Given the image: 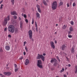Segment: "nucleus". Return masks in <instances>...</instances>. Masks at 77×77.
<instances>
[{"mask_svg": "<svg viewBox=\"0 0 77 77\" xmlns=\"http://www.w3.org/2000/svg\"><path fill=\"white\" fill-rule=\"evenodd\" d=\"M11 20L10 15H9L7 17L5 18L4 21L2 22V24L4 26H6L8 24V20L9 21Z\"/></svg>", "mask_w": 77, "mask_h": 77, "instance_id": "nucleus-1", "label": "nucleus"}, {"mask_svg": "<svg viewBox=\"0 0 77 77\" xmlns=\"http://www.w3.org/2000/svg\"><path fill=\"white\" fill-rule=\"evenodd\" d=\"M8 31L11 33H13L15 32V28L14 26L12 25H10L8 27Z\"/></svg>", "mask_w": 77, "mask_h": 77, "instance_id": "nucleus-2", "label": "nucleus"}, {"mask_svg": "<svg viewBox=\"0 0 77 77\" xmlns=\"http://www.w3.org/2000/svg\"><path fill=\"white\" fill-rule=\"evenodd\" d=\"M52 8L53 9H56L57 8V2H54L52 4Z\"/></svg>", "mask_w": 77, "mask_h": 77, "instance_id": "nucleus-3", "label": "nucleus"}, {"mask_svg": "<svg viewBox=\"0 0 77 77\" xmlns=\"http://www.w3.org/2000/svg\"><path fill=\"white\" fill-rule=\"evenodd\" d=\"M42 61L40 60H38L37 66L40 68H42Z\"/></svg>", "mask_w": 77, "mask_h": 77, "instance_id": "nucleus-4", "label": "nucleus"}, {"mask_svg": "<svg viewBox=\"0 0 77 77\" xmlns=\"http://www.w3.org/2000/svg\"><path fill=\"white\" fill-rule=\"evenodd\" d=\"M29 37L30 39H31L32 38V31L30 30L29 31Z\"/></svg>", "mask_w": 77, "mask_h": 77, "instance_id": "nucleus-5", "label": "nucleus"}, {"mask_svg": "<svg viewBox=\"0 0 77 77\" xmlns=\"http://www.w3.org/2000/svg\"><path fill=\"white\" fill-rule=\"evenodd\" d=\"M50 44L51 45V47L53 49L55 48V46L54 45V43L53 42L51 41L50 42Z\"/></svg>", "mask_w": 77, "mask_h": 77, "instance_id": "nucleus-6", "label": "nucleus"}, {"mask_svg": "<svg viewBox=\"0 0 77 77\" xmlns=\"http://www.w3.org/2000/svg\"><path fill=\"white\" fill-rule=\"evenodd\" d=\"M29 63V60L28 59H26L25 62V65H27Z\"/></svg>", "mask_w": 77, "mask_h": 77, "instance_id": "nucleus-7", "label": "nucleus"}, {"mask_svg": "<svg viewBox=\"0 0 77 77\" xmlns=\"http://www.w3.org/2000/svg\"><path fill=\"white\" fill-rule=\"evenodd\" d=\"M42 56V54L40 55L39 54H38V56L37 57V59H40L41 58Z\"/></svg>", "mask_w": 77, "mask_h": 77, "instance_id": "nucleus-8", "label": "nucleus"}, {"mask_svg": "<svg viewBox=\"0 0 77 77\" xmlns=\"http://www.w3.org/2000/svg\"><path fill=\"white\" fill-rule=\"evenodd\" d=\"M5 49L7 51L9 50L10 49V47L9 46H6L5 47Z\"/></svg>", "mask_w": 77, "mask_h": 77, "instance_id": "nucleus-9", "label": "nucleus"}, {"mask_svg": "<svg viewBox=\"0 0 77 77\" xmlns=\"http://www.w3.org/2000/svg\"><path fill=\"white\" fill-rule=\"evenodd\" d=\"M11 15H17V13L16 12L14 11L12 12H11Z\"/></svg>", "mask_w": 77, "mask_h": 77, "instance_id": "nucleus-10", "label": "nucleus"}, {"mask_svg": "<svg viewBox=\"0 0 77 77\" xmlns=\"http://www.w3.org/2000/svg\"><path fill=\"white\" fill-rule=\"evenodd\" d=\"M23 22L22 21H20V27L21 29H23Z\"/></svg>", "mask_w": 77, "mask_h": 77, "instance_id": "nucleus-11", "label": "nucleus"}, {"mask_svg": "<svg viewBox=\"0 0 77 77\" xmlns=\"http://www.w3.org/2000/svg\"><path fill=\"white\" fill-rule=\"evenodd\" d=\"M36 17L37 18H40V14H39V13H36Z\"/></svg>", "mask_w": 77, "mask_h": 77, "instance_id": "nucleus-12", "label": "nucleus"}, {"mask_svg": "<svg viewBox=\"0 0 77 77\" xmlns=\"http://www.w3.org/2000/svg\"><path fill=\"white\" fill-rule=\"evenodd\" d=\"M75 73H77V66H76L75 67Z\"/></svg>", "mask_w": 77, "mask_h": 77, "instance_id": "nucleus-13", "label": "nucleus"}, {"mask_svg": "<svg viewBox=\"0 0 77 77\" xmlns=\"http://www.w3.org/2000/svg\"><path fill=\"white\" fill-rule=\"evenodd\" d=\"M69 30L70 32H74V29L72 27H71L69 28Z\"/></svg>", "mask_w": 77, "mask_h": 77, "instance_id": "nucleus-14", "label": "nucleus"}, {"mask_svg": "<svg viewBox=\"0 0 77 77\" xmlns=\"http://www.w3.org/2000/svg\"><path fill=\"white\" fill-rule=\"evenodd\" d=\"M71 52L72 53H75V51H74V49L73 47H72V48L71 50Z\"/></svg>", "mask_w": 77, "mask_h": 77, "instance_id": "nucleus-15", "label": "nucleus"}, {"mask_svg": "<svg viewBox=\"0 0 77 77\" xmlns=\"http://www.w3.org/2000/svg\"><path fill=\"white\" fill-rule=\"evenodd\" d=\"M56 60L54 58L52 59L51 61V63H53L54 62H55Z\"/></svg>", "mask_w": 77, "mask_h": 77, "instance_id": "nucleus-16", "label": "nucleus"}, {"mask_svg": "<svg viewBox=\"0 0 77 77\" xmlns=\"http://www.w3.org/2000/svg\"><path fill=\"white\" fill-rule=\"evenodd\" d=\"M41 59L42 60L44 61L45 60V57L43 56L42 55Z\"/></svg>", "mask_w": 77, "mask_h": 77, "instance_id": "nucleus-17", "label": "nucleus"}, {"mask_svg": "<svg viewBox=\"0 0 77 77\" xmlns=\"http://www.w3.org/2000/svg\"><path fill=\"white\" fill-rule=\"evenodd\" d=\"M54 62V66H56V65H57V60H56Z\"/></svg>", "mask_w": 77, "mask_h": 77, "instance_id": "nucleus-18", "label": "nucleus"}, {"mask_svg": "<svg viewBox=\"0 0 77 77\" xmlns=\"http://www.w3.org/2000/svg\"><path fill=\"white\" fill-rule=\"evenodd\" d=\"M66 48V46L65 45H63L62 47V49L63 50Z\"/></svg>", "mask_w": 77, "mask_h": 77, "instance_id": "nucleus-19", "label": "nucleus"}, {"mask_svg": "<svg viewBox=\"0 0 77 77\" xmlns=\"http://www.w3.org/2000/svg\"><path fill=\"white\" fill-rule=\"evenodd\" d=\"M11 75V72H7L8 76H9V75Z\"/></svg>", "mask_w": 77, "mask_h": 77, "instance_id": "nucleus-20", "label": "nucleus"}, {"mask_svg": "<svg viewBox=\"0 0 77 77\" xmlns=\"http://www.w3.org/2000/svg\"><path fill=\"white\" fill-rule=\"evenodd\" d=\"M14 2H15L14 0H11V2L12 3L13 5H14Z\"/></svg>", "mask_w": 77, "mask_h": 77, "instance_id": "nucleus-21", "label": "nucleus"}, {"mask_svg": "<svg viewBox=\"0 0 77 77\" xmlns=\"http://www.w3.org/2000/svg\"><path fill=\"white\" fill-rule=\"evenodd\" d=\"M25 48L26 50V51L27 52L28 51V48H27V47L25 46Z\"/></svg>", "mask_w": 77, "mask_h": 77, "instance_id": "nucleus-22", "label": "nucleus"}, {"mask_svg": "<svg viewBox=\"0 0 77 77\" xmlns=\"http://www.w3.org/2000/svg\"><path fill=\"white\" fill-rule=\"evenodd\" d=\"M66 27V25H64L63 26V29H65Z\"/></svg>", "mask_w": 77, "mask_h": 77, "instance_id": "nucleus-23", "label": "nucleus"}, {"mask_svg": "<svg viewBox=\"0 0 77 77\" xmlns=\"http://www.w3.org/2000/svg\"><path fill=\"white\" fill-rule=\"evenodd\" d=\"M63 2H61L59 3V6H62L63 5Z\"/></svg>", "mask_w": 77, "mask_h": 77, "instance_id": "nucleus-24", "label": "nucleus"}, {"mask_svg": "<svg viewBox=\"0 0 77 77\" xmlns=\"http://www.w3.org/2000/svg\"><path fill=\"white\" fill-rule=\"evenodd\" d=\"M34 23H35V20H34V19H33V18H32V24H33Z\"/></svg>", "mask_w": 77, "mask_h": 77, "instance_id": "nucleus-25", "label": "nucleus"}, {"mask_svg": "<svg viewBox=\"0 0 77 77\" xmlns=\"http://www.w3.org/2000/svg\"><path fill=\"white\" fill-rule=\"evenodd\" d=\"M3 5L1 4V6L0 7V9L2 10V9H3Z\"/></svg>", "mask_w": 77, "mask_h": 77, "instance_id": "nucleus-26", "label": "nucleus"}, {"mask_svg": "<svg viewBox=\"0 0 77 77\" xmlns=\"http://www.w3.org/2000/svg\"><path fill=\"white\" fill-rule=\"evenodd\" d=\"M43 2L44 4L45 5H47V3H46V2H45V0H43Z\"/></svg>", "mask_w": 77, "mask_h": 77, "instance_id": "nucleus-27", "label": "nucleus"}, {"mask_svg": "<svg viewBox=\"0 0 77 77\" xmlns=\"http://www.w3.org/2000/svg\"><path fill=\"white\" fill-rule=\"evenodd\" d=\"M68 38H71L72 37V35H70L69 34L68 35Z\"/></svg>", "mask_w": 77, "mask_h": 77, "instance_id": "nucleus-28", "label": "nucleus"}, {"mask_svg": "<svg viewBox=\"0 0 77 77\" xmlns=\"http://www.w3.org/2000/svg\"><path fill=\"white\" fill-rule=\"evenodd\" d=\"M70 24H71V25L73 26V25H74V22L73 21H71L70 22Z\"/></svg>", "mask_w": 77, "mask_h": 77, "instance_id": "nucleus-29", "label": "nucleus"}, {"mask_svg": "<svg viewBox=\"0 0 77 77\" xmlns=\"http://www.w3.org/2000/svg\"><path fill=\"white\" fill-rule=\"evenodd\" d=\"M38 11L39 13H41V9H40V8H38Z\"/></svg>", "mask_w": 77, "mask_h": 77, "instance_id": "nucleus-30", "label": "nucleus"}, {"mask_svg": "<svg viewBox=\"0 0 77 77\" xmlns=\"http://www.w3.org/2000/svg\"><path fill=\"white\" fill-rule=\"evenodd\" d=\"M64 71V68H63L61 70L60 72H63V71Z\"/></svg>", "mask_w": 77, "mask_h": 77, "instance_id": "nucleus-31", "label": "nucleus"}, {"mask_svg": "<svg viewBox=\"0 0 77 77\" xmlns=\"http://www.w3.org/2000/svg\"><path fill=\"white\" fill-rule=\"evenodd\" d=\"M25 22L26 23H29V21H28V20L27 19H26L25 20Z\"/></svg>", "mask_w": 77, "mask_h": 77, "instance_id": "nucleus-32", "label": "nucleus"}, {"mask_svg": "<svg viewBox=\"0 0 77 77\" xmlns=\"http://www.w3.org/2000/svg\"><path fill=\"white\" fill-rule=\"evenodd\" d=\"M23 17L25 18V19H26V18H27V15H26L25 14L23 15Z\"/></svg>", "mask_w": 77, "mask_h": 77, "instance_id": "nucleus-33", "label": "nucleus"}, {"mask_svg": "<svg viewBox=\"0 0 77 77\" xmlns=\"http://www.w3.org/2000/svg\"><path fill=\"white\" fill-rule=\"evenodd\" d=\"M23 43H24L23 46H24L25 44H27V42L26 41H25Z\"/></svg>", "mask_w": 77, "mask_h": 77, "instance_id": "nucleus-34", "label": "nucleus"}, {"mask_svg": "<svg viewBox=\"0 0 77 77\" xmlns=\"http://www.w3.org/2000/svg\"><path fill=\"white\" fill-rule=\"evenodd\" d=\"M4 74L6 75H8V72H4L3 73Z\"/></svg>", "mask_w": 77, "mask_h": 77, "instance_id": "nucleus-35", "label": "nucleus"}, {"mask_svg": "<svg viewBox=\"0 0 77 77\" xmlns=\"http://www.w3.org/2000/svg\"><path fill=\"white\" fill-rule=\"evenodd\" d=\"M72 5L73 6V7H74V6H75V5H76V4H75V3H73Z\"/></svg>", "mask_w": 77, "mask_h": 77, "instance_id": "nucleus-36", "label": "nucleus"}, {"mask_svg": "<svg viewBox=\"0 0 77 77\" xmlns=\"http://www.w3.org/2000/svg\"><path fill=\"white\" fill-rule=\"evenodd\" d=\"M37 8L38 9H40L39 5H37Z\"/></svg>", "mask_w": 77, "mask_h": 77, "instance_id": "nucleus-37", "label": "nucleus"}, {"mask_svg": "<svg viewBox=\"0 0 77 77\" xmlns=\"http://www.w3.org/2000/svg\"><path fill=\"white\" fill-rule=\"evenodd\" d=\"M13 18L14 19H17V17L16 16H13Z\"/></svg>", "mask_w": 77, "mask_h": 77, "instance_id": "nucleus-38", "label": "nucleus"}, {"mask_svg": "<svg viewBox=\"0 0 77 77\" xmlns=\"http://www.w3.org/2000/svg\"><path fill=\"white\" fill-rule=\"evenodd\" d=\"M8 30V28H6L4 29V32H6Z\"/></svg>", "mask_w": 77, "mask_h": 77, "instance_id": "nucleus-39", "label": "nucleus"}, {"mask_svg": "<svg viewBox=\"0 0 77 77\" xmlns=\"http://www.w3.org/2000/svg\"><path fill=\"white\" fill-rule=\"evenodd\" d=\"M23 59V57H20L19 58V59H20V60H22Z\"/></svg>", "mask_w": 77, "mask_h": 77, "instance_id": "nucleus-40", "label": "nucleus"}, {"mask_svg": "<svg viewBox=\"0 0 77 77\" xmlns=\"http://www.w3.org/2000/svg\"><path fill=\"white\" fill-rule=\"evenodd\" d=\"M18 69L17 68L15 69V72H17V71H18Z\"/></svg>", "mask_w": 77, "mask_h": 77, "instance_id": "nucleus-41", "label": "nucleus"}, {"mask_svg": "<svg viewBox=\"0 0 77 77\" xmlns=\"http://www.w3.org/2000/svg\"><path fill=\"white\" fill-rule=\"evenodd\" d=\"M35 27H37V23H36V22H35Z\"/></svg>", "mask_w": 77, "mask_h": 77, "instance_id": "nucleus-42", "label": "nucleus"}, {"mask_svg": "<svg viewBox=\"0 0 77 77\" xmlns=\"http://www.w3.org/2000/svg\"><path fill=\"white\" fill-rule=\"evenodd\" d=\"M8 38H11V35L10 34L8 35Z\"/></svg>", "mask_w": 77, "mask_h": 77, "instance_id": "nucleus-43", "label": "nucleus"}, {"mask_svg": "<svg viewBox=\"0 0 77 77\" xmlns=\"http://www.w3.org/2000/svg\"><path fill=\"white\" fill-rule=\"evenodd\" d=\"M0 51L1 52H2V51H3V50L2 48H0Z\"/></svg>", "mask_w": 77, "mask_h": 77, "instance_id": "nucleus-44", "label": "nucleus"}, {"mask_svg": "<svg viewBox=\"0 0 77 77\" xmlns=\"http://www.w3.org/2000/svg\"><path fill=\"white\" fill-rule=\"evenodd\" d=\"M35 27H36V30L37 32H38V27L37 26Z\"/></svg>", "mask_w": 77, "mask_h": 77, "instance_id": "nucleus-45", "label": "nucleus"}, {"mask_svg": "<svg viewBox=\"0 0 77 77\" xmlns=\"http://www.w3.org/2000/svg\"><path fill=\"white\" fill-rule=\"evenodd\" d=\"M67 7H69V3H67Z\"/></svg>", "mask_w": 77, "mask_h": 77, "instance_id": "nucleus-46", "label": "nucleus"}, {"mask_svg": "<svg viewBox=\"0 0 77 77\" xmlns=\"http://www.w3.org/2000/svg\"><path fill=\"white\" fill-rule=\"evenodd\" d=\"M3 3V0H2L1 1H0V5L2 4Z\"/></svg>", "mask_w": 77, "mask_h": 77, "instance_id": "nucleus-47", "label": "nucleus"}, {"mask_svg": "<svg viewBox=\"0 0 77 77\" xmlns=\"http://www.w3.org/2000/svg\"><path fill=\"white\" fill-rule=\"evenodd\" d=\"M43 56H45V55H46V54H45V53H43L42 54Z\"/></svg>", "mask_w": 77, "mask_h": 77, "instance_id": "nucleus-48", "label": "nucleus"}, {"mask_svg": "<svg viewBox=\"0 0 77 77\" xmlns=\"http://www.w3.org/2000/svg\"><path fill=\"white\" fill-rule=\"evenodd\" d=\"M71 31H69L68 32V33L69 35V34H71Z\"/></svg>", "mask_w": 77, "mask_h": 77, "instance_id": "nucleus-49", "label": "nucleus"}, {"mask_svg": "<svg viewBox=\"0 0 77 77\" xmlns=\"http://www.w3.org/2000/svg\"><path fill=\"white\" fill-rule=\"evenodd\" d=\"M18 29H16L15 31V32H18Z\"/></svg>", "mask_w": 77, "mask_h": 77, "instance_id": "nucleus-50", "label": "nucleus"}, {"mask_svg": "<svg viewBox=\"0 0 77 77\" xmlns=\"http://www.w3.org/2000/svg\"><path fill=\"white\" fill-rule=\"evenodd\" d=\"M14 66H15V68H17V66L16 65V64H14Z\"/></svg>", "mask_w": 77, "mask_h": 77, "instance_id": "nucleus-51", "label": "nucleus"}, {"mask_svg": "<svg viewBox=\"0 0 77 77\" xmlns=\"http://www.w3.org/2000/svg\"><path fill=\"white\" fill-rule=\"evenodd\" d=\"M32 30H34V29H35V27H34L33 26L32 27Z\"/></svg>", "mask_w": 77, "mask_h": 77, "instance_id": "nucleus-52", "label": "nucleus"}, {"mask_svg": "<svg viewBox=\"0 0 77 77\" xmlns=\"http://www.w3.org/2000/svg\"><path fill=\"white\" fill-rule=\"evenodd\" d=\"M26 52H23V54H24V55H26Z\"/></svg>", "mask_w": 77, "mask_h": 77, "instance_id": "nucleus-53", "label": "nucleus"}, {"mask_svg": "<svg viewBox=\"0 0 77 77\" xmlns=\"http://www.w3.org/2000/svg\"><path fill=\"white\" fill-rule=\"evenodd\" d=\"M63 75H64V77H66V75L64 74Z\"/></svg>", "mask_w": 77, "mask_h": 77, "instance_id": "nucleus-54", "label": "nucleus"}, {"mask_svg": "<svg viewBox=\"0 0 77 77\" xmlns=\"http://www.w3.org/2000/svg\"><path fill=\"white\" fill-rule=\"evenodd\" d=\"M68 66H69V67H70V66H71V64H69L68 65Z\"/></svg>", "mask_w": 77, "mask_h": 77, "instance_id": "nucleus-55", "label": "nucleus"}, {"mask_svg": "<svg viewBox=\"0 0 77 77\" xmlns=\"http://www.w3.org/2000/svg\"><path fill=\"white\" fill-rule=\"evenodd\" d=\"M55 44H57V41L55 40Z\"/></svg>", "mask_w": 77, "mask_h": 77, "instance_id": "nucleus-56", "label": "nucleus"}, {"mask_svg": "<svg viewBox=\"0 0 77 77\" xmlns=\"http://www.w3.org/2000/svg\"><path fill=\"white\" fill-rule=\"evenodd\" d=\"M19 20H20V21L21 20V17H19Z\"/></svg>", "mask_w": 77, "mask_h": 77, "instance_id": "nucleus-57", "label": "nucleus"}, {"mask_svg": "<svg viewBox=\"0 0 77 77\" xmlns=\"http://www.w3.org/2000/svg\"><path fill=\"white\" fill-rule=\"evenodd\" d=\"M0 75H1V76H2V75H3L2 74L0 73Z\"/></svg>", "mask_w": 77, "mask_h": 77, "instance_id": "nucleus-58", "label": "nucleus"}, {"mask_svg": "<svg viewBox=\"0 0 77 77\" xmlns=\"http://www.w3.org/2000/svg\"><path fill=\"white\" fill-rule=\"evenodd\" d=\"M63 54H65V55H66V54L65 53H63Z\"/></svg>", "mask_w": 77, "mask_h": 77, "instance_id": "nucleus-59", "label": "nucleus"}, {"mask_svg": "<svg viewBox=\"0 0 77 77\" xmlns=\"http://www.w3.org/2000/svg\"><path fill=\"white\" fill-rule=\"evenodd\" d=\"M67 61H69V59H68V58H67Z\"/></svg>", "mask_w": 77, "mask_h": 77, "instance_id": "nucleus-60", "label": "nucleus"}, {"mask_svg": "<svg viewBox=\"0 0 77 77\" xmlns=\"http://www.w3.org/2000/svg\"><path fill=\"white\" fill-rule=\"evenodd\" d=\"M57 59H59V57H57Z\"/></svg>", "mask_w": 77, "mask_h": 77, "instance_id": "nucleus-61", "label": "nucleus"}, {"mask_svg": "<svg viewBox=\"0 0 77 77\" xmlns=\"http://www.w3.org/2000/svg\"><path fill=\"white\" fill-rule=\"evenodd\" d=\"M58 59V61H59V62H60V60H59V59Z\"/></svg>", "mask_w": 77, "mask_h": 77, "instance_id": "nucleus-62", "label": "nucleus"}, {"mask_svg": "<svg viewBox=\"0 0 77 77\" xmlns=\"http://www.w3.org/2000/svg\"><path fill=\"white\" fill-rule=\"evenodd\" d=\"M4 77V75H3L1 77Z\"/></svg>", "mask_w": 77, "mask_h": 77, "instance_id": "nucleus-63", "label": "nucleus"}, {"mask_svg": "<svg viewBox=\"0 0 77 77\" xmlns=\"http://www.w3.org/2000/svg\"><path fill=\"white\" fill-rule=\"evenodd\" d=\"M8 64H7V66H8Z\"/></svg>", "mask_w": 77, "mask_h": 77, "instance_id": "nucleus-64", "label": "nucleus"}]
</instances>
